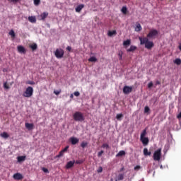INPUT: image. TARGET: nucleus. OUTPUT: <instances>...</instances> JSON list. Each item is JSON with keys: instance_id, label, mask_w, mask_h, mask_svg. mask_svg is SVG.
Listing matches in <instances>:
<instances>
[{"instance_id": "1", "label": "nucleus", "mask_w": 181, "mask_h": 181, "mask_svg": "<svg viewBox=\"0 0 181 181\" xmlns=\"http://www.w3.org/2000/svg\"><path fill=\"white\" fill-rule=\"evenodd\" d=\"M139 40H140V45H144L145 48L148 50L152 49V47L155 46V44L152 41H149V39L146 37H139Z\"/></svg>"}, {"instance_id": "2", "label": "nucleus", "mask_w": 181, "mask_h": 181, "mask_svg": "<svg viewBox=\"0 0 181 181\" xmlns=\"http://www.w3.org/2000/svg\"><path fill=\"white\" fill-rule=\"evenodd\" d=\"M73 118L74 121L79 122H83L84 121V115L81 112H76L73 115Z\"/></svg>"}, {"instance_id": "3", "label": "nucleus", "mask_w": 181, "mask_h": 181, "mask_svg": "<svg viewBox=\"0 0 181 181\" xmlns=\"http://www.w3.org/2000/svg\"><path fill=\"white\" fill-rule=\"evenodd\" d=\"M33 95V88L32 86H28L25 91L23 93V97H25L27 98H30Z\"/></svg>"}, {"instance_id": "4", "label": "nucleus", "mask_w": 181, "mask_h": 181, "mask_svg": "<svg viewBox=\"0 0 181 181\" xmlns=\"http://www.w3.org/2000/svg\"><path fill=\"white\" fill-rule=\"evenodd\" d=\"M54 53L57 59H63L64 56V50H63L62 48H57Z\"/></svg>"}, {"instance_id": "5", "label": "nucleus", "mask_w": 181, "mask_h": 181, "mask_svg": "<svg viewBox=\"0 0 181 181\" xmlns=\"http://www.w3.org/2000/svg\"><path fill=\"white\" fill-rule=\"evenodd\" d=\"M158 35H159V33L157 31V30L153 29L149 31L147 37H147V39H155Z\"/></svg>"}, {"instance_id": "6", "label": "nucleus", "mask_w": 181, "mask_h": 181, "mask_svg": "<svg viewBox=\"0 0 181 181\" xmlns=\"http://www.w3.org/2000/svg\"><path fill=\"white\" fill-rule=\"evenodd\" d=\"M160 156H162V148H158L153 153V160H160Z\"/></svg>"}, {"instance_id": "7", "label": "nucleus", "mask_w": 181, "mask_h": 181, "mask_svg": "<svg viewBox=\"0 0 181 181\" xmlns=\"http://www.w3.org/2000/svg\"><path fill=\"white\" fill-rule=\"evenodd\" d=\"M132 86H125L123 88V93L124 94H129V93H132Z\"/></svg>"}, {"instance_id": "8", "label": "nucleus", "mask_w": 181, "mask_h": 181, "mask_svg": "<svg viewBox=\"0 0 181 181\" xmlns=\"http://www.w3.org/2000/svg\"><path fill=\"white\" fill-rule=\"evenodd\" d=\"M17 50H18V53H21L23 54H26V49H25L24 47L22 45H18L17 47Z\"/></svg>"}, {"instance_id": "9", "label": "nucleus", "mask_w": 181, "mask_h": 181, "mask_svg": "<svg viewBox=\"0 0 181 181\" xmlns=\"http://www.w3.org/2000/svg\"><path fill=\"white\" fill-rule=\"evenodd\" d=\"M13 179H15V180H22V179H23V175H22V174L21 173H15L13 176Z\"/></svg>"}, {"instance_id": "10", "label": "nucleus", "mask_w": 181, "mask_h": 181, "mask_svg": "<svg viewBox=\"0 0 181 181\" xmlns=\"http://www.w3.org/2000/svg\"><path fill=\"white\" fill-rule=\"evenodd\" d=\"M69 141L72 145H76V144L79 142L80 139H77L76 137H71Z\"/></svg>"}, {"instance_id": "11", "label": "nucleus", "mask_w": 181, "mask_h": 181, "mask_svg": "<svg viewBox=\"0 0 181 181\" xmlns=\"http://www.w3.org/2000/svg\"><path fill=\"white\" fill-rule=\"evenodd\" d=\"M140 141L142 142L143 145L146 146L149 144V139L148 137L140 138Z\"/></svg>"}, {"instance_id": "12", "label": "nucleus", "mask_w": 181, "mask_h": 181, "mask_svg": "<svg viewBox=\"0 0 181 181\" xmlns=\"http://www.w3.org/2000/svg\"><path fill=\"white\" fill-rule=\"evenodd\" d=\"M74 163H76V160L69 161L66 165V169H70L74 166Z\"/></svg>"}, {"instance_id": "13", "label": "nucleus", "mask_w": 181, "mask_h": 181, "mask_svg": "<svg viewBox=\"0 0 181 181\" xmlns=\"http://www.w3.org/2000/svg\"><path fill=\"white\" fill-rule=\"evenodd\" d=\"M17 160L18 163L25 162L26 160V156H21L17 157Z\"/></svg>"}, {"instance_id": "14", "label": "nucleus", "mask_w": 181, "mask_h": 181, "mask_svg": "<svg viewBox=\"0 0 181 181\" xmlns=\"http://www.w3.org/2000/svg\"><path fill=\"white\" fill-rule=\"evenodd\" d=\"M49 16V13L47 12H44L40 15L41 21H45Z\"/></svg>"}, {"instance_id": "15", "label": "nucleus", "mask_w": 181, "mask_h": 181, "mask_svg": "<svg viewBox=\"0 0 181 181\" xmlns=\"http://www.w3.org/2000/svg\"><path fill=\"white\" fill-rule=\"evenodd\" d=\"M136 49H137L136 46L131 45L130 48L127 49V52L128 53H129L131 52H135V50H136Z\"/></svg>"}, {"instance_id": "16", "label": "nucleus", "mask_w": 181, "mask_h": 181, "mask_svg": "<svg viewBox=\"0 0 181 181\" xmlns=\"http://www.w3.org/2000/svg\"><path fill=\"white\" fill-rule=\"evenodd\" d=\"M83 8H84V4H80L75 8V11L76 12H81Z\"/></svg>"}, {"instance_id": "17", "label": "nucleus", "mask_w": 181, "mask_h": 181, "mask_svg": "<svg viewBox=\"0 0 181 181\" xmlns=\"http://www.w3.org/2000/svg\"><path fill=\"white\" fill-rule=\"evenodd\" d=\"M28 21L31 23H36V17H35V16H29L28 17Z\"/></svg>"}, {"instance_id": "18", "label": "nucleus", "mask_w": 181, "mask_h": 181, "mask_svg": "<svg viewBox=\"0 0 181 181\" xmlns=\"http://www.w3.org/2000/svg\"><path fill=\"white\" fill-rule=\"evenodd\" d=\"M30 48L33 50V52H35V50L37 49V44L33 43L30 45Z\"/></svg>"}, {"instance_id": "19", "label": "nucleus", "mask_w": 181, "mask_h": 181, "mask_svg": "<svg viewBox=\"0 0 181 181\" xmlns=\"http://www.w3.org/2000/svg\"><path fill=\"white\" fill-rule=\"evenodd\" d=\"M0 136H1V138H4L5 139H6L9 138V134H8L6 132H4L0 134Z\"/></svg>"}, {"instance_id": "20", "label": "nucleus", "mask_w": 181, "mask_h": 181, "mask_svg": "<svg viewBox=\"0 0 181 181\" xmlns=\"http://www.w3.org/2000/svg\"><path fill=\"white\" fill-rule=\"evenodd\" d=\"M135 30H136V32H141V30H142V26H141L140 23L136 24V26L135 28Z\"/></svg>"}, {"instance_id": "21", "label": "nucleus", "mask_w": 181, "mask_h": 181, "mask_svg": "<svg viewBox=\"0 0 181 181\" xmlns=\"http://www.w3.org/2000/svg\"><path fill=\"white\" fill-rule=\"evenodd\" d=\"M144 155L145 156H151V151H148V148H144Z\"/></svg>"}, {"instance_id": "22", "label": "nucleus", "mask_w": 181, "mask_h": 181, "mask_svg": "<svg viewBox=\"0 0 181 181\" xmlns=\"http://www.w3.org/2000/svg\"><path fill=\"white\" fill-rule=\"evenodd\" d=\"M124 180V174H119L115 180V181Z\"/></svg>"}, {"instance_id": "23", "label": "nucleus", "mask_w": 181, "mask_h": 181, "mask_svg": "<svg viewBox=\"0 0 181 181\" xmlns=\"http://www.w3.org/2000/svg\"><path fill=\"white\" fill-rule=\"evenodd\" d=\"M25 128H27L28 129H33V124L25 123Z\"/></svg>"}, {"instance_id": "24", "label": "nucleus", "mask_w": 181, "mask_h": 181, "mask_svg": "<svg viewBox=\"0 0 181 181\" xmlns=\"http://www.w3.org/2000/svg\"><path fill=\"white\" fill-rule=\"evenodd\" d=\"M125 151H120L119 153L116 155V158H119V156H124Z\"/></svg>"}, {"instance_id": "25", "label": "nucleus", "mask_w": 181, "mask_h": 181, "mask_svg": "<svg viewBox=\"0 0 181 181\" xmlns=\"http://www.w3.org/2000/svg\"><path fill=\"white\" fill-rule=\"evenodd\" d=\"M131 45V40H127L123 42V46H129Z\"/></svg>"}, {"instance_id": "26", "label": "nucleus", "mask_w": 181, "mask_h": 181, "mask_svg": "<svg viewBox=\"0 0 181 181\" xmlns=\"http://www.w3.org/2000/svg\"><path fill=\"white\" fill-rule=\"evenodd\" d=\"M175 64H177V66H180L181 65V59L179 58H177L174 61Z\"/></svg>"}, {"instance_id": "27", "label": "nucleus", "mask_w": 181, "mask_h": 181, "mask_svg": "<svg viewBox=\"0 0 181 181\" xmlns=\"http://www.w3.org/2000/svg\"><path fill=\"white\" fill-rule=\"evenodd\" d=\"M146 136V128L144 129L142 131V132H141V135H140V138H145Z\"/></svg>"}, {"instance_id": "28", "label": "nucleus", "mask_w": 181, "mask_h": 181, "mask_svg": "<svg viewBox=\"0 0 181 181\" xmlns=\"http://www.w3.org/2000/svg\"><path fill=\"white\" fill-rule=\"evenodd\" d=\"M8 35H10V36L11 37H13V39H15V31H13V30H11L10 32L8 33Z\"/></svg>"}, {"instance_id": "29", "label": "nucleus", "mask_w": 181, "mask_h": 181, "mask_svg": "<svg viewBox=\"0 0 181 181\" xmlns=\"http://www.w3.org/2000/svg\"><path fill=\"white\" fill-rule=\"evenodd\" d=\"M88 62L95 63V62H97V58H96L95 57H90L88 59Z\"/></svg>"}, {"instance_id": "30", "label": "nucleus", "mask_w": 181, "mask_h": 181, "mask_svg": "<svg viewBox=\"0 0 181 181\" xmlns=\"http://www.w3.org/2000/svg\"><path fill=\"white\" fill-rule=\"evenodd\" d=\"M114 35H117V30H112L108 32V36H114Z\"/></svg>"}, {"instance_id": "31", "label": "nucleus", "mask_w": 181, "mask_h": 181, "mask_svg": "<svg viewBox=\"0 0 181 181\" xmlns=\"http://www.w3.org/2000/svg\"><path fill=\"white\" fill-rule=\"evenodd\" d=\"M4 88H5V90H9V88H11V87H9V85L8 84V82L4 83Z\"/></svg>"}, {"instance_id": "32", "label": "nucleus", "mask_w": 181, "mask_h": 181, "mask_svg": "<svg viewBox=\"0 0 181 181\" xmlns=\"http://www.w3.org/2000/svg\"><path fill=\"white\" fill-rule=\"evenodd\" d=\"M122 13H124V15H127V11H128V9L127 8V7H125V6H123L122 8Z\"/></svg>"}, {"instance_id": "33", "label": "nucleus", "mask_w": 181, "mask_h": 181, "mask_svg": "<svg viewBox=\"0 0 181 181\" xmlns=\"http://www.w3.org/2000/svg\"><path fill=\"white\" fill-rule=\"evenodd\" d=\"M87 145H88V143L87 141H83L81 144V148H83L84 149V148H86V146H87Z\"/></svg>"}, {"instance_id": "34", "label": "nucleus", "mask_w": 181, "mask_h": 181, "mask_svg": "<svg viewBox=\"0 0 181 181\" xmlns=\"http://www.w3.org/2000/svg\"><path fill=\"white\" fill-rule=\"evenodd\" d=\"M122 117H124L122 114H117L116 115V118L118 121H121V118H122Z\"/></svg>"}, {"instance_id": "35", "label": "nucleus", "mask_w": 181, "mask_h": 181, "mask_svg": "<svg viewBox=\"0 0 181 181\" xmlns=\"http://www.w3.org/2000/svg\"><path fill=\"white\" fill-rule=\"evenodd\" d=\"M122 54H124V52L122 51H119L118 53L119 60H122Z\"/></svg>"}, {"instance_id": "36", "label": "nucleus", "mask_w": 181, "mask_h": 181, "mask_svg": "<svg viewBox=\"0 0 181 181\" xmlns=\"http://www.w3.org/2000/svg\"><path fill=\"white\" fill-rule=\"evenodd\" d=\"M149 111H151V109L149 108V107L146 106V107H144V112H145V114H148V112Z\"/></svg>"}, {"instance_id": "37", "label": "nucleus", "mask_w": 181, "mask_h": 181, "mask_svg": "<svg viewBox=\"0 0 181 181\" xmlns=\"http://www.w3.org/2000/svg\"><path fill=\"white\" fill-rule=\"evenodd\" d=\"M84 160H77L76 161H75V163L76 165H81V163H83Z\"/></svg>"}, {"instance_id": "38", "label": "nucleus", "mask_w": 181, "mask_h": 181, "mask_svg": "<svg viewBox=\"0 0 181 181\" xmlns=\"http://www.w3.org/2000/svg\"><path fill=\"white\" fill-rule=\"evenodd\" d=\"M40 4V0H34V5H35V6H38V5Z\"/></svg>"}, {"instance_id": "39", "label": "nucleus", "mask_w": 181, "mask_h": 181, "mask_svg": "<svg viewBox=\"0 0 181 181\" xmlns=\"http://www.w3.org/2000/svg\"><path fill=\"white\" fill-rule=\"evenodd\" d=\"M63 155H64V153L63 152V151L62 150L59 155L57 156V158H62V156H63Z\"/></svg>"}, {"instance_id": "40", "label": "nucleus", "mask_w": 181, "mask_h": 181, "mask_svg": "<svg viewBox=\"0 0 181 181\" xmlns=\"http://www.w3.org/2000/svg\"><path fill=\"white\" fill-rule=\"evenodd\" d=\"M102 148H105L106 149H108V148H110V146L108 145V144H103L102 145Z\"/></svg>"}, {"instance_id": "41", "label": "nucleus", "mask_w": 181, "mask_h": 181, "mask_svg": "<svg viewBox=\"0 0 181 181\" xmlns=\"http://www.w3.org/2000/svg\"><path fill=\"white\" fill-rule=\"evenodd\" d=\"M21 0H8V2H12V4H18Z\"/></svg>"}, {"instance_id": "42", "label": "nucleus", "mask_w": 181, "mask_h": 181, "mask_svg": "<svg viewBox=\"0 0 181 181\" xmlns=\"http://www.w3.org/2000/svg\"><path fill=\"white\" fill-rule=\"evenodd\" d=\"M152 87H153V83L152 81H151L150 83H148V88H152Z\"/></svg>"}, {"instance_id": "43", "label": "nucleus", "mask_w": 181, "mask_h": 181, "mask_svg": "<svg viewBox=\"0 0 181 181\" xmlns=\"http://www.w3.org/2000/svg\"><path fill=\"white\" fill-rule=\"evenodd\" d=\"M62 93V90H54V94H55L56 95H59V94H60Z\"/></svg>"}, {"instance_id": "44", "label": "nucleus", "mask_w": 181, "mask_h": 181, "mask_svg": "<svg viewBox=\"0 0 181 181\" xmlns=\"http://www.w3.org/2000/svg\"><path fill=\"white\" fill-rule=\"evenodd\" d=\"M27 84H30V86H35V81H28L27 82Z\"/></svg>"}, {"instance_id": "45", "label": "nucleus", "mask_w": 181, "mask_h": 181, "mask_svg": "<svg viewBox=\"0 0 181 181\" xmlns=\"http://www.w3.org/2000/svg\"><path fill=\"white\" fill-rule=\"evenodd\" d=\"M42 170L45 173H49V170L46 168H42Z\"/></svg>"}, {"instance_id": "46", "label": "nucleus", "mask_w": 181, "mask_h": 181, "mask_svg": "<svg viewBox=\"0 0 181 181\" xmlns=\"http://www.w3.org/2000/svg\"><path fill=\"white\" fill-rule=\"evenodd\" d=\"M74 95H75V97H78L80 96V92L78 91H76L74 93Z\"/></svg>"}, {"instance_id": "47", "label": "nucleus", "mask_w": 181, "mask_h": 181, "mask_svg": "<svg viewBox=\"0 0 181 181\" xmlns=\"http://www.w3.org/2000/svg\"><path fill=\"white\" fill-rule=\"evenodd\" d=\"M103 153H104V151H103V150L100 151V152H98V158L101 157Z\"/></svg>"}, {"instance_id": "48", "label": "nucleus", "mask_w": 181, "mask_h": 181, "mask_svg": "<svg viewBox=\"0 0 181 181\" xmlns=\"http://www.w3.org/2000/svg\"><path fill=\"white\" fill-rule=\"evenodd\" d=\"M139 169H141L140 165H136L134 167V170H136V172H138V170H139Z\"/></svg>"}, {"instance_id": "49", "label": "nucleus", "mask_w": 181, "mask_h": 181, "mask_svg": "<svg viewBox=\"0 0 181 181\" xmlns=\"http://www.w3.org/2000/svg\"><path fill=\"white\" fill-rule=\"evenodd\" d=\"M97 172L98 173H101L103 172V167H99Z\"/></svg>"}, {"instance_id": "50", "label": "nucleus", "mask_w": 181, "mask_h": 181, "mask_svg": "<svg viewBox=\"0 0 181 181\" xmlns=\"http://www.w3.org/2000/svg\"><path fill=\"white\" fill-rule=\"evenodd\" d=\"M69 146H66L62 151L64 153L67 152V150L69 149Z\"/></svg>"}, {"instance_id": "51", "label": "nucleus", "mask_w": 181, "mask_h": 181, "mask_svg": "<svg viewBox=\"0 0 181 181\" xmlns=\"http://www.w3.org/2000/svg\"><path fill=\"white\" fill-rule=\"evenodd\" d=\"M66 50H68V52H71V47L68 46V47H66Z\"/></svg>"}, {"instance_id": "52", "label": "nucleus", "mask_w": 181, "mask_h": 181, "mask_svg": "<svg viewBox=\"0 0 181 181\" xmlns=\"http://www.w3.org/2000/svg\"><path fill=\"white\" fill-rule=\"evenodd\" d=\"M156 86L160 85V81H157L156 82Z\"/></svg>"}, {"instance_id": "53", "label": "nucleus", "mask_w": 181, "mask_h": 181, "mask_svg": "<svg viewBox=\"0 0 181 181\" xmlns=\"http://www.w3.org/2000/svg\"><path fill=\"white\" fill-rule=\"evenodd\" d=\"M124 170H125V168L122 167L120 168V172H124Z\"/></svg>"}, {"instance_id": "54", "label": "nucleus", "mask_w": 181, "mask_h": 181, "mask_svg": "<svg viewBox=\"0 0 181 181\" xmlns=\"http://www.w3.org/2000/svg\"><path fill=\"white\" fill-rule=\"evenodd\" d=\"M177 117V118H181V112L179 113V115Z\"/></svg>"}, {"instance_id": "55", "label": "nucleus", "mask_w": 181, "mask_h": 181, "mask_svg": "<svg viewBox=\"0 0 181 181\" xmlns=\"http://www.w3.org/2000/svg\"><path fill=\"white\" fill-rule=\"evenodd\" d=\"M74 98V95L73 94H71L70 95V98Z\"/></svg>"}, {"instance_id": "56", "label": "nucleus", "mask_w": 181, "mask_h": 181, "mask_svg": "<svg viewBox=\"0 0 181 181\" xmlns=\"http://www.w3.org/2000/svg\"><path fill=\"white\" fill-rule=\"evenodd\" d=\"M12 84H13V82H11V86H12Z\"/></svg>"}, {"instance_id": "57", "label": "nucleus", "mask_w": 181, "mask_h": 181, "mask_svg": "<svg viewBox=\"0 0 181 181\" xmlns=\"http://www.w3.org/2000/svg\"><path fill=\"white\" fill-rule=\"evenodd\" d=\"M0 60H1V58H0Z\"/></svg>"}]
</instances>
